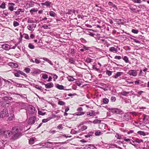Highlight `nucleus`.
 <instances>
[{
	"mask_svg": "<svg viewBox=\"0 0 149 149\" xmlns=\"http://www.w3.org/2000/svg\"><path fill=\"white\" fill-rule=\"evenodd\" d=\"M12 135H13L12 136L13 140L18 139L22 135V134L18 131L17 128L16 127L12 128Z\"/></svg>",
	"mask_w": 149,
	"mask_h": 149,
	"instance_id": "nucleus-1",
	"label": "nucleus"
},
{
	"mask_svg": "<svg viewBox=\"0 0 149 149\" xmlns=\"http://www.w3.org/2000/svg\"><path fill=\"white\" fill-rule=\"evenodd\" d=\"M2 99L5 101L3 104H2L1 105L4 107H7L10 105V102H7L6 101L8 100H13V98L9 96H7L3 97Z\"/></svg>",
	"mask_w": 149,
	"mask_h": 149,
	"instance_id": "nucleus-2",
	"label": "nucleus"
},
{
	"mask_svg": "<svg viewBox=\"0 0 149 149\" xmlns=\"http://www.w3.org/2000/svg\"><path fill=\"white\" fill-rule=\"evenodd\" d=\"M12 135V131L10 132L9 130L4 131L3 130H0V136L3 135L5 139L8 138Z\"/></svg>",
	"mask_w": 149,
	"mask_h": 149,
	"instance_id": "nucleus-3",
	"label": "nucleus"
},
{
	"mask_svg": "<svg viewBox=\"0 0 149 149\" xmlns=\"http://www.w3.org/2000/svg\"><path fill=\"white\" fill-rule=\"evenodd\" d=\"M107 110L110 112L116 114L122 115L124 114L123 111L120 109L116 108H108Z\"/></svg>",
	"mask_w": 149,
	"mask_h": 149,
	"instance_id": "nucleus-4",
	"label": "nucleus"
},
{
	"mask_svg": "<svg viewBox=\"0 0 149 149\" xmlns=\"http://www.w3.org/2000/svg\"><path fill=\"white\" fill-rule=\"evenodd\" d=\"M83 110V109L82 107H79V108H77V111H78V112L72 114L74 116H80L83 115L85 114V112L81 111Z\"/></svg>",
	"mask_w": 149,
	"mask_h": 149,
	"instance_id": "nucleus-5",
	"label": "nucleus"
},
{
	"mask_svg": "<svg viewBox=\"0 0 149 149\" xmlns=\"http://www.w3.org/2000/svg\"><path fill=\"white\" fill-rule=\"evenodd\" d=\"M36 119V117L35 116L30 117L28 120V124L29 125L33 124L35 123Z\"/></svg>",
	"mask_w": 149,
	"mask_h": 149,
	"instance_id": "nucleus-6",
	"label": "nucleus"
},
{
	"mask_svg": "<svg viewBox=\"0 0 149 149\" xmlns=\"http://www.w3.org/2000/svg\"><path fill=\"white\" fill-rule=\"evenodd\" d=\"M8 113V110L7 109H3L1 111L0 114V117L3 118L5 117Z\"/></svg>",
	"mask_w": 149,
	"mask_h": 149,
	"instance_id": "nucleus-7",
	"label": "nucleus"
},
{
	"mask_svg": "<svg viewBox=\"0 0 149 149\" xmlns=\"http://www.w3.org/2000/svg\"><path fill=\"white\" fill-rule=\"evenodd\" d=\"M28 111L29 114L32 115L35 112V108L32 105L29 106L28 107Z\"/></svg>",
	"mask_w": 149,
	"mask_h": 149,
	"instance_id": "nucleus-8",
	"label": "nucleus"
},
{
	"mask_svg": "<svg viewBox=\"0 0 149 149\" xmlns=\"http://www.w3.org/2000/svg\"><path fill=\"white\" fill-rule=\"evenodd\" d=\"M127 73L130 76L136 77L137 75V72L136 70H129Z\"/></svg>",
	"mask_w": 149,
	"mask_h": 149,
	"instance_id": "nucleus-9",
	"label": "nucleus"
},
{
	"mask_svg": "<svg viewBox=\"0 0 149 149\" xmlns=\"http://www.w3.org/2000/svg\"><path fill=\"white\" fill-rule=\"evenodd\" d=\"M11 46L8 44H5L1 45V48L6 50H8L11 49Z\"/></svg>",
	"mask_w": 149,
	"mask_h": 149,
	"instance_id": "nucleus-10",
	"label": "nucleus"
},
{
	"mask_svg": "<svg viewBox=\"0 0 149 149\" xmlns=\"http://www.w3.org/2000/svg\"><path fill=\"white\" fill-rule=\"evenodd\" d=\"M116 137L118 139H123V140H131L130 139H126L124 137L123 135H122L118 133H116Z\"/></svg>",
	"mask_w": 149,
	"mask_h": 149,
	"instance_id": "nucleus-11",
	"label": "nucleus"
},
{
	"mask_svg": "<svg viewBox=\"0 0 149 149\" xmlns=\"http://www.w3.org/2000/svg\"><path fill=\"white\" fill-rule=\"evenodd\" d=\"M8 5L9 6L8 9L10 11H12L15 9L14 7V6L15 5V3H9Z\"/></svg>",
	"mask_w": 149,
	"mask_h": 149,
	"instance_id": "nucleus-12",
	"label": "nucleus"
},
{
	"mask_svg": "<svg viewBox=\"0 0 149 149\" xmlns=\"http://www.w3.org/2000/svg\"><path fill=\"white\" fill-rule=\"evenodd\" d=\"M126 141H130V143L132 145L135 146L136 145V143H140L142 142L143 140H125Z\"/></svg>",
	"mask_w": 149,
	"mask_h": 149,
	"instance_id": "nucleus-13",
	"label": "nucleus"
},
{
	"mask_svg": "<svg viewBox=\"0 0 149 149\" xmlns=\"http://www.w3.org/2000/svg\"><path fill=\"white\" fill-rule=\"evenodd\" d=\"M16 95H18L20 96V97L22 98V99H24L25 100H27V97L26 94H22V93L21 94H18V93H16L15 94Z\"/></svg>",
	"mask_w": 149,
	"mask_h": 149,
	"instance_id": "nucleus-14",
	"label": "nucleus"
},
{
	"mask_svg": "<svg viewBox=\"0 0 149 149\" xmlns=\"http://www.w3.org/2000/svg\"><path fill=\"white\" fill-rule=\"evenodd\" d=\"M45 87L46 88H50L54 86V84L52 82H50L45 84Z\"/></svg>",
	"mask_w": 149,
	"mask_h": 149,
	"instance_id": "nucleus-15",
	"label": "nucleus"
},
{
	"mask_svg": "<svg viewBox=\"0 0 149 149\" xmlns=\"http://www.w3.org/2000/svg\"><path fill=\"white\" fill-rule=\"evenodd\" d=\"M32 86L33 87L40 90L41 91H43V90L42 89V87L41 86H39L38 85L36 84H33Z\"/></svg>",
	"mask_w": 149,
	"mask_h": 149,
	"instance_id": "nucleus-16",
	"label": "nucleus"
},
{
	"mask_svg": "<svg viewBox=\"0 0 149 149\" xmlns=\"http://www.w3.org/2000/svg\"><path fill=\"white\" fill-rule=\"evenodd\" d=\"M24 11V9L22 8H19L17 11L15 12V13L16 15H19L20 13H23Z\"/></svg>",
	"mask_w": 149,
	"mask_h": 149,
	"instance_id": "nucleus-17",
	"label": "nucleus"
},
{
	"mask_svg": "<svg viewBox=\"0 0 149 149\" xmlns=\"http://www.w3.org/2000/svg\"><path fill=\"white\" fill-rule=\"evenodd\" d=\"M123 72H117L115 75L113 76V77L115 78V79H117L118 77L120 76L121 75L123 74Z\"/></svg>",
	"mask_w": 149,
	"mask_h": 149,
	"instance_id": "nucleus-18",
	"label": "nucleus"
},
{
	"mask_svg": "<svg viewBox=\"0 0 149 149\" xmlns=\"http://www.w3.org/2000/svg\"><path fill=\"white\" fill-rule=\"evenodd\" d=\"M87 115H89L91 116H94L95 115V112L93 110L87 112Z\"/></svg>",
	"mask_w": 149,
	"mask_h": 149,
	"instance_id": "nucleus-19",
	"label": "nucleus"
},
{
	"mask_svg": "<svg viewBox=\"0 0 149 149\" xmlns=\"http://www.w3.org/2000/svg\"><path fill=\"white\" fill-rule=\"evenodd\" d=\"M12 82H13L14 83V85H15L17 87H22V86H24V85L22 84H19L16 82H14V81L11 80H10Z\"/></svg>",
	"mask_w": 149,
	"mask_h": 149,
	"instance_id": "nucleus-20",
	"label": "nucleus"
},
{
	"mask_svg": "<svg viewBox=\"0 0 149 149\" xmlns=\"http://www.w3.org/2000/svg\"><path fill=\"white\" fill-rule=\"evenodd\" d=\"M52 2L49 1H46L44 3H42L41 4L42 5H45L47 7H50Z\"/></svg>",
	"mask_w": 149,
	"mask_h": 149,
	"instance_id": "nucleus-21",
	"label": "nucleus"
},
{
	"mask_svg": "<svg viewBox=\"0 0 149 149\" xmlns=\"http://www.w3.org/2000/svg\"><path fill=\"white\" fill-rule=\"evenodd\" d=\"M9 65L12 67L13 68H16L18 67V65L17 64L13 63H9Z\"/></svg>",
	"mask_w": 149,
	"mask_h": 149,
	"instance_id": "nucleus-22",
	"label": "nucleus"
},
{
	"mask_svg": "<svg viewBox=\"0 0 149 149\" xmlns=\"http://www.w3.org/2000/svg\"><path fill=\"white\" fill-rule=\"evenodd\" d=\"M137 133L138 134H139L141 135H142L143 136H144L146 135H148V132H145L143 131H138Z\"/></svg>",
	"mask_w": 149,
	"mask_h": 149,
	"instance_id": "nucleus-23",
	"label": "nucleus"
},
{
	"mask_svg": "<svg viewBox=\"0 0 149 149\" xmlns=\"http://www.w3.org/2000/svg\"><path fill=\"white\" fill-rule=\"evenodd\" d=\"M55 87L58 89L60 90H64V86L62 85H60L58 84L55 85Z\"/></svg>",
	"mask_w": 149,
	"mask_h": 149,
	"instance_id": "nucleus-24",
	"label": "nucleus"
},
{
	"mask_svg": "<svg viewBox=\"0 0 149 149\" xmlns=\"http://www.w3.org/2000/svg\"><path fill=\"white\" fill-rule=\"evenodd\" d=\"M109 50L110 51L114 53H116L117 52V49L115 48L114 47H110Z\"/></svg>",
	"mask_w": 149,
	"mask_h": 149,
	"instance_id": "nucleus-25",
	"label": "nucleus"
},
{
	"mask_svg": "<svg viewBox=\"0 0 149 149\" xmlns=\"http://www.w3.org/2000/svg\"><path fill=\"white\" fill-rule=\"evenodd\" d=\"M94 132L93 131L89 132L88 134L85 136L86 138L90 137L91 136H92Z\"/></svg>",
	"mask_w": 149,
	"mask_h": 149,
	"instance_id": "nucleus-26",
	"label": "nucleus"
},
{
	"mask_svg": "<svg viewBox=\"0 0 149 149\" xmlns=\"http://www.w3.org/2000/svg\"><path fill=\"white\" fill-rule=\"evenodd\" d=\"M48 74H49L51 75L52 76H53V80L54 81H55L58 78V76L56 74H53L52 73H47Z\"/></svg>",
	"mask_w": 149,
	"mask_h": 149,
	"instance_id": "nucleus-27",
	"label": "nucleus"
},
{
	"mask_svg": "<svg viewBox=\"0 0 149 149\" xmlns=\"http://www.w3.org/2000/svg\"><path fill=\"white\" fill-rule=\"evenodd\" d=\"M42 59L45 61H46L49 64H50L51 65H53V63H52V61L50 60L49 59L47 58H42Z\"/></svg>",
	"mask_w": 149,
	"mask_h": 149,
	"instance_id": "nucleus-28",
	"label": "nucleus"
},
{
	"mask_svg": "<svg viewBox=\"0 0 149 149\" xmlns=\"http://www.w3.org/2000/svg\"><path fill=\"white\" fill-rule=\"evenodd\" d=\"M41 72V70H40L37 69L31 72V73L34 75L36 74L37 73H40Z\"/></svg>",
	"mask_w": 149,
	"mask_h": 149,
	"instance_id": "nucleus-29",
	"label": "nucleus"
},
{
	"mask_svg": "<svg viewBox=\"0 0 149 149\" xmlns=\"http://www.w3.org/2000/svg\"><path fill=\"white\" fill-rule=\"evenodd\" d=\"M86 146L87 149H96V148L93 145L90 144Z\"/></svg>",
	"mask_w": 149,
	"mask_h": 149,
	"instance_id": "nucleus-30",
	"label": "nucleus"
},
{
	"mask_svg": "<svg viewBox=\"0 0 149 149\" xmlns=\"http://www.w3.org/2000/svg\"><path fill=\"white\" fill-rule=\"evenodd\" d=\"M124 118L125 120L128 121L129 119V115L127 113H125L124 116Z\"/></svg>",
	"mask_w": 149,
	"mask_h": 149,
	"instance_id": "nucleus-31",
	"label": "nucleus"
},
{
	"mask_svg": "<svg viewBox=\"0 0 149 149\" xmlns=\"http://www.w3.org/2000/svg\"><path fill=\"white\" fill-rule=\"evenodd\" d=\"M14 117V115L13 113H10V115L8 116V119L9 120H13Z\"/></svg>",
	"mask_w": 149,
	"mask_h": 149,
	"instance_id": "nucleus-32",
	"label": "nucleus"
},
{
	"mask_svg": "<svg viewBox=\"0 0 149 149\" xmlns=\"http://www.w3.org/2000/svg\"><path fill=\"white\" fill-rule=\"evenodd\" d=\"M101 120L97 119H95L93 122V123L95 124H100L101 123Z\"/></svg>",
	"mask_w": 149,
	"mask_h": 149,
	"instance_id": "nucleus-33",
	"label": "nucleus"
},
{
	"mask_svg": "<svg viewBox=\"0 0 149 149\" xmlns=\"http://www.w3.org/2000/svg\"><path fill=\"white\" fill-rule=\"evenodd\" d=\"M67 78L68 80L70 81H73L75 80L74 79L73 77L70 76H68L67 77Z\"/></svg>",
	"mask_w": 149,
	"mask_h": 149,
	"instance_id": "nucleus-34",
	"label": "nucleus"
},
{
	"mask_svg": "<svg viewBox=\"0 0 149 149\" xmlns=\"http://www.w3.org/2000/svg\"><path fill=\"white\" fill-rule=\"evenodd\" d=\"M16 72H14V73L15 76L16 77H19L20 76L19 75L20 74L19 71H20V70H16Z\"/></svg>",
	"mask_w": 149,
	"mask_h": 149,
	"instance_id": "nucleus-35",
	"label": "nucleus"
},
{
	"mask_svg": "<svg viewBox=\"0 0 149 149\" xmlns=\"http://www.w3.org/2000/svg\"><path fill=\"white\" fill-rule=\"evenodd\" d=\"M92 123V121L90 120L85 121L81 123V124L83 125L84 124H91Z\"/></svg>",
	"mask_w": 149,
	"mask_h": 149,
	"instance_id": "nucleus-36",
	"label": "nucleus"
},
{
	"mask_svg": "<svg viewBox=\"0 0 149 149\" xmlns=\"http://www.w3.org/2000/svg\"><path fill=\"white\" fill-rule=\"evenodd\" d=\"M6 4L4 2H3L0 5V8L3 9L6 8Z\"/></svg>",
	"mask_w": 149,
	"mask_h": 149,
	"instance_id": "nucleus-37",
	"label": "nucleus"
},
{
	"mask_svg": "<svg viewBox=\"0 0 149 149\" xmlns=\"http://www.w3.org/2000/svg\"><path fill=\"white\" fill-rule=\"evenodd\" d=\"M49 15L50 16L53 17H54L56 15V14L53 11H51L49 12Z\"/></svg>",
	"mask_w": 149,
	"mask_h": 149,
	"instance_id": "nucleus-38",
	"label": "nucleus"
},
{
	"mask_svg": "<svg viewBox=\"0 0 149 149\" xmlns=\"http://www.w3.org/2000/svg\"><path fill=\"white\" fill-rule=\"evenodd\" d=\"M123 59L126 63H128L129 62L128 58L126 56H124V57L123 58Z\"/></svg>",
	"mask_w": 149,
	"mask_h": 149,
	"instance_id": "nucleus-39",
	"label": "nucleus"
},
{
	"mask_svg": "<svg viewBox=\"0 0 149 149\" xmlns=\"http://www.w3.org/2000/svg\"><path fill=\"white\" fill-rule=\"evenodd\" d=\"M109 102V100L108 99L105 98L103 99V102L104 104H107Z\"/></svg>",
	"mask_w": 149,
	"mask_h": 149,
	"instance_id": "nucleus-40",
	"label": "nucleus"
},
{
	"mask_svg": "<svg viewBox=\"0 0 149 149\" xmlns=\"http://www.w3.org/2000/svg\"><path fill=\"white\" fill-rule=\"evenodd\" d=\"M65 104V102L60 100H59L58 102V104L61 106L64 105Z\"/></svg>",
	"mask_w": 149,
	"mask_h": 149,
	"instance_id": "nucleus-41",
	"label": "nucleus"
},
{
	"mask_svg": "<svg viewBox=\"0 0 149 149\" xmlns=\"http://www.w3.org/2000/svg\"><path fill=\"white\" fill-rule=\"evenodd\" d=\"M51 143L50 142H47L46 143H41V144L40 145L42 146H47L49 145V144H51Z\"/></svg>",
	"mask_w": 149,
	"mask_h": 149,
	"instance_id": "nucleus-42",
	"label": "nucleus"
},
{
	"mask_svg": "<svg viewBox=\"0 0 149 149\" xmlns=\"http://www.w3.org/2000/svg\"><path fill=\"white\" fill-rule=\"evenodd\" d=\"M28 47L30 49H33L35 48V47L32 43H29L28 45Z\"/></svg>",
	"mask_w": 149,
	"mask_h": 149,
	"instance_id": "nucleus-43",
	"label": "nucleus"
},
{
	"mask_svg": "<svg viewBox=\"0 0 149 149\" xmlns=\"http://www.w3.org/2000/svg\"><path fill=\"white\" fill-rule=\"evenodd\" d=\"M101 133V132L100 130H97L96 131L95 133V135L96 136H98L100 135Z\"/></svg>",
	"mask_w": 149,
	"mask_h": 149,
	"instance_id": "nucleus-44",
	"label": "nucleus"
},
{
	"mask_svg": "<svg viewBox=\"0 0 149 149\" xmlns=\"http://www.w3.org/2000/svg\"><path fill=\"white\" fill-rule=\"evenodd\" d=\"M112 72L109 70H107L106 72V73L109 76H110L112 74Z\"/></svg>",
	"mask_w": 149,
	"mask_h": 149,
	"instance_id": "nucleus-45",
	"label": "nucleus"
},
{
	"mask_svg": "<svg viewBox=\"0 0 149 149\" xmlns=\"http://www.w3.org/2000/svg\"><path fill=\"white\" fill-rule=\"evenodd\" d=\"M19 23L18 22L14 21L13 22V25L14 27H16L19 26Z\"/></svg>",
	"mask_w": 149,
	"mask_h": 149,
	"instance_id": "nucleus-46",
	"label": "nucleus"
},
{
	"mask_svg": "<svg viewBox=\"0 0 149 149\" xmlns=\"http://www.w3.org/2000/svg\"><path fill=\"white\" fill-rule=\"evenodd\" d=\"M69 62L71 64H74L75 61L72 58H70L69 59Z\"/></svg>",
	"mask_w": 149,
	"mask_h": 149,
	"instance_id": "nucleus-47",
	"label": "nucleus"
},
{
	"mask_svg": "<svg viewBox=\"0 0 149 149\" xmlns=\"http://www.w3.org/2000/svg\"><path fill=\"white\" fill-rule=\"evenodd\" d=\"M50 120V118H47L46 119H43L42 120V123H46Z\"/></svg>",
	"mask_w": 149,
	"mask_h": 149,
	"instance_id": "nucleus-48",
	"label": "nucleus"
},
{
	"mask_svg": "<svg viewBox=\"0 0 149 149\" xmlns=\"http://www.w3.org/2000/svg\"><path fill=\"white\" fill-rule=\"evenodd\" d=\"M42 77L44 79H47L48 78V75L46 74H42Z\"/></svg>",
	"mask_w": 149,
	"mask_h": 149,
	"instance_id": "nucleus-49",
	"label": "nucleus"
},
{
	"mask_svg": "<svg viewBox=\"0 0 149 149\" xmlns=\"http://www.w3.org/2000/svg\"><path fill=\"white\" fill-rule=\"evenodd\" d=\"M130 39L131 40H132L133 41H134V42H135L136 43H138L140 44L141 42L139 41V40H137L136 39L133 38H131Z\"/></svg>",
	"mask_w": 149,
	"mask_h": 149,
	"instance_id": "nucleus-50",
	"label": "nucleus"
},
{
	"mask_svg": "<svg viewBox=\"0 0 149 149\" xmlns=\"http://www.w3.org/2000/svg\"><path fill=\"white\" fill-rule=\"evenodd\" d=\"M24 70L26 73H28L30 72V69L29 68L26 67L24 68Z\"/></svg>",
	"mask_w": 149,
	"mask_h": 149,
	"instance_id": "nucleus-51",
	"label": "nucleus"
},
{
	"mask_svg": "<svg viewBox=\"0 0 149 149\" xmlns=\"http://www.w3.org/2000/svg\"><path fill=\"white\" fill-rule=\"evenodd\" d=\"M72 9H69L67 12H66L65 13V14L66 15L68 14V15H71L72 13Z\"/></svg>",
	"mask_w": 149,
	"mask_h": 149,
	"instance_id": "nucleus-52",
	"label": "nucleus"
},
{
	"mask_svg": "<svg viewBox=\"0 0 149 149\" xmlns=\"http://www.w3.org/2000/svg\"><path fill=\"white\" fill-rule=\"evenodd\" d=\"M143 83V82L141 81L140 83L141 86L142 87H144L146 86V83L144 84Z\"/></svg>",
	"mask_w": 149,
	"mask_h": 149,
	"instance_id": "nucleus-53",
	"label": "nucleus"
},
{
	"mask_svg": "<svg viewBox=\"0 0 149 149\" xmlns=\"http://www.w3.org/2000/svg\"><path fill=\"white\" fill-rule=\"evenodd\" d=\"M132 1L134 3H141L142 1L141 0H132Z\"/></svg>",
	"mask_w": 149,
	"mask_h": 149,
	"instance_id": "nucleus-54",
	"label": "nucleus"
},
{
	"mask_svg": "<svg viewBox=\"0 0 149 149\" xmlns=\"http://www.w3.org/2000/svg\"><path fill=\"white\" fill-rule=\"evenodd\" d=\"M38 114L40 115L44 116L46 114V112H43L41 111H38Z\"/></svg>",
	"mask_w": 149,
	"mask_h": 149,
	"instance_id": "nucleus-55",
	"label": "nucleus"
},
{
	"mask_svg": "<svg viewBox=\"0 0 149 149\" xmlns=\"http://www.w3.org/2000/svg\"><path fill=\"white\" fill-rule=\"evenodd\" d=\"M19 72H20V74H21L22 75H23L25 77H27V75L25 74L24 72H23L22 71H21L20 70V71H19Z\"/></svg>",
	"mask_w": 149,
	"mask_h": 149,
	"instance_id": "nucleus-56",
	"label": "nucleus"
},
{
	"mask_svg": "<svg viewBox=\"0 0 149 149\" xmlns=\"http://www.w3.org/2000/svg\"><path fill=\"white\" fill-rule=\"evenodd\" d=\"M37 11V10L35 9V8H33L31 9L30 10V12L32 14L33 12H36Z\"/></svg>",
	"mask_w": 149,
	"mask_h": 149,
	"instance_id": "nucleus-57",
	"label": "nucleus"
},
{
	"mask_svg": "<svg viewBox=\"0 0 149 149\" xmlns=\"http://www.w3.org/2000/svg\"><path fill=\"white\" fill-rule=\"evenodd\" d=\"M132 32L134 33L137 34L139 32V31L138 30L133 29L132 30Z\"/></svg>",
	"mask_w": 149,
	"mask_h": 149,
	"instance_id": "nucleus-58",
	"label": "nucleus"
},
{
	"mask_svg": "<svg viewBox=\"0 0 149 149\" xmlns=\"http://www.w3.org/2000/svg\"><path fill=\"white\" fill-rule=\"evenodd\" d=\"M23 35H24V38L27 40L29 39V37L28 35L27 34L24 33Z\"/></svg>",
	"mask_w": 149,
	"mask_h": 149,
	"instance_id": "nucleus-59",
	"label": "nucleus"
},
{
	"mask_svg": "<svg viewBox=\"0 0 149 149\" xmlns=\"http://www.w3.org/2000/svg\"><path fill=\"white\" fill-rule=\"evenodd\" d=\"M86 61L88 63H90L92 62V59L90 58H86Z\"/></svg>",
	"mask_w": 149,
	"mask_h": 149,
	"instance_id": "nucleus-60",
	"label": "nucleus"
},
{
	"mask_svg": "<svg viewBox=\"0 0 149 149\" xmlns=\"http://www.w3.org/2000/svg\"><path fill=\"white\" fill-rule=\"evenodd\" d=\"M129 93L128 92H127L125 91H123L121 93V94L124 96H126L127 94Z\"/></svg>",
	"mask_w": 149,
	"mask_h": 149,
	"instance_id": "nucleus-61",
	"label": "nucleus"
},
{
	"mask_svg": "<svg viewBox=\"0 0 149 149\" xmlns=\"http://www.w3.org/2000/svg\"><path fill=\"white\" fill-rule=\"evenodd\" d=\"M87 129V127L86 126H83L81 128V130L83 131L86 130Z\"/></svg>",
	"mask_w": 149,
	"mask_h": 149,
	"instance_id": "nucleus-62",
	"label": "nucleus"
},
{
	"mask_svg": "<svg viewBox=\"0 0 149 149\" xmlns=\"http://www.w3.org/2000/svg\"><path fill=\"white\" fill-rule=\"evenodd\" d=\"M41 62V61L39 60L37 58L35 59V60L34 61V63L36 64H39Z\"/></svg>",
	"mask_w": 149,
	"mask_h": 149,
	"instance_id": "nucleus-63",
	"label": "nucleus"
},
{
	"mask_svg": "<svg viewBox=\"0 0 149 149\" xmlns=\"http://www.w3.org/2000/svg\"><path fill=\"white\" fill-rule=\"evenodd\" d=\"M3 14L6 16H7L9 14L8 13L7 11L6 10H4L3 11Z\"/></svg>",
	"mask_w": 149,
	"mask_h": 149,
	"instance_id": "nucleus-64",
	"label": "nucleus"
}]
</instances>
